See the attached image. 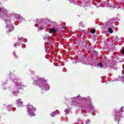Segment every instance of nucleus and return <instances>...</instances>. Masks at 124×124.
<instances>
[{
    "label": "nucleus",
    "instance_id": "17",
    "mask_svg": "<svg viewBox=\"0 0 124 124\" xmlns=\"http://www.w3.org/2000/svg\"><path fill=\"white\" fill-rule=\"evenodd\" d=\"M13 55H15V52H14V53H13Z\"/></svg>",
    "mask_w": 124,
    "mask_h": 124
},
{
    "label": "nucleus",
    "instance_id": "11",
    "mask_svg": "<svg viewBox=\"0 0 124 124\" xmlns=\"http://www.w3.org/2000/svg\"><path fill=\"white\" fill-rule=\"evenodd\" d=\"M15 84H16V86L18 87L19 83L18 82H15Z\"/></svg>",
    "mask_w": 124,
    "mask_h": 124
},
{
    "label": "nucleus",
    "instance_id": "6",
    "mask_svg": "<svg viewBox=\"0 0 124 124\" xmlns=\"http://www.w3.org/2000/svg\"><path fill=\"white\" fill-rule=\"evenodd\" d=\"M108 32L109 33H113V30H112L111 28H108Z\"/></svg>",
    "mask_w": 124,
    "mask_h": 124
},
{
    "label": "nucleus",
    "instance_id": "15",
    "mask_svg": "<svg viewBox=\"0 0 124 124\" xmlns=\"http://www.w3.org/2000/svg\"><path fill=\"white\" fill-rule=\"evenodd\" d=\"M1 9H2L1 7H0V11H1Z\"/></svg>",
    "mask_w": 124,
    "mask_h": 124
},
{
    "label": "nucleus",
    "instance_id": "3",
    "mask_svg": "<svg viewBox=\"0 0 124 124\" xmlns=\"http://www.w3.org/2000/svg\"><path fill=\"white\" fill-rule=\"evenodd\" d=\"M115 118L116 119H119L121 118V113L119 112H116Z\"/></svg>",
    "mask_w": 124,
    "mask_h": 124
},
{
    "label": "nucleus",
    "instance_id": "2",
    "mask_svg": "<svg viewBox=\"0 0 124 124\" xmlns=\"http://www.w3.org/2000/svg\"><path fill=\"white\" fill-rule=\"evenodd\" d=\"M23 101H22L21 99H18L16 100V105L17 107H20V106H22L23 104Z\"/></svg>",
    "mask_w": 124,
    "mask_h": 124
},
{
    "label": "nucleus",
    "instance_id": "13",
    "mask_svg": "<svg viewBox=\"0 0 124 124\" xmlns=\"http://www.w3.org/2000/svg\"><path fill=\"white\" fill-rule=\"evenodd\" d=\"M38 82H41V80L40 79H38L36 83H38Z\"/></svg>",
    "mask_w": 124,
    "mask_h": 124
},
{
    "label": "nucleus",
    "instance_id": "9",
    "mask_svg": "<svg viewBox=\"0 0 124 124\" xmlns=\"http://www.w3.org/2000/svg\"><path fill=\"white\" fill-rule=\"evenodd\" d=\"M98 66H100V67H102V63L100 62V63H98Z\"/></svg>",
    "mask_w": 124,
    "mask_h": 124
},
{
    "label": "nucleus",
    "instance_id": "5",
    "mask_svg": "<svg viewBox=\"0 0 124 124\" xmlns=\"http://www.w3.org/2000/svg\"><path fill=\"white\" fill-rule=\"evenodd\" d=\"M50 116L51 117H55V116H56V111H54L53 112L51 113Z\"/></svg>",
    "mask_w": 124,
    "mask_h": 124
},
{
    "label": "nucleus",
    "instance_id": "8",
    "mask_svg": "<svg viewBox=\"0 0 124 124\" xmlns=\"http://www.w3.org/2000/svg\"><path fill=\"white\" fill-rule=\"evenodd\" d=\"M91 33H95V30L94 29L91 30Z\"/></svg>",
    "mask_w": 124,
    "mask_h": 124
},
{
    "label": "nucleus",
    "instance_id": "1",
    "mask_svg": "<svg viewBox=\"0 0 124 124\" xmlns=\"http://www.w3.org/2000/svg\"><path fill=\"white\" fill-rule=\"evenodd\" d=\"M27 109L28 114H29L30 117H34L35 116V113H34V111H36V108L33 107L32 105H28L27 106Z\"/></svg>",
    "mask_w": 124,
    "mask_h": 124
},
{
    "label": "nucleus",
    "instance_id": "12",
    "mask_svg": "<svg viewBox=\"0 0 124 124\" xmlns=\"http://www.w3.org/2000/svg\"><path fill=\"white\" fill-rule=\"evenodd\" d=\"M86 124H90V120H87Z\"/></svg>",
    "mask_w": 124,
    "mask_h": 124
},
{
    "label": "nucleus",
    "instance_id": "4",
    "mask_svg": "<svg viewBox=\"0 0 124 124\" xmlns=\"http://www.w3.org/2000/svg\"><path fill=\"white\" fill-rule=\"evenodd\" d=\"M55 32H56V29H50V31H49L50 33H53V34H54V33H55Z\"/></svg>",
    "mask_w": 124,
    "mask_h": 124
},
{
    "label": "nucleus",
    "instance_id": "10",
    "mask_svg": "<svg viewBox=\"0 0 124 124\" xmlns=\"http://www.w3.org/2000/svg\"><path fill=\"white\" fill-rule=\"evenodd\" d=\"M121 54H124V48H123L121 51Z\"/></svg>",
    "mask_w": 124,
    "mask_h": 124
},
{
    "label": "nucleus",
    "instance_id": "14",
    "mask_svg": "<svg viewBox=\"0 0 124 124\" xmlns=\"http://www.w3.org/2000/svg\"><path fill=\"white\" fill-rule=\"evenodd\" d=\"M69 111V110H68V109H66L65 110V112H66V113H67V112H68Z\"/></svg>",
    "mask_w": 124,
    "mask_h": 124
},
{
    "label": "nucleus",
    "instance_id": "16",
    "mask_svg": "<svg viewBox=\"0 0 124 124\" xmlns=\"http://www.w3.org/2000/svg\"><path fill=\"white\" fill-rule=\"evenodd\" d=\"M46 87H49V85H46Z\"/></svg>",
    "mask_w": 124,
    "mask_h": 124
},
{
    "label": "nucleus",
    "instance_id": "7",
    "mask_svg": "<svg viewBox=\"0 0 124 124\" xmlns=\"http://www.w3.org/2000/svg\"><path fill=\"white\" fill-rule=\"evenodd\" d=\"M9 30H10V31H12L14 30V28L13 27V26H11L10 29H9Z\"/></svg>",
    "mask_w": 124,
    "mask_h": 124
},
{
    "label": "nucleus",
    "instance_id": "18",
    "mask_svg": "<svg viewBox=\"0 0 124 124\" xmlns=\"http://www.w3.org/2000/svg\"><path fill=\"white\" fill-rule=\"evenodd\" d=\"M34 83H35V81H34L33 84H34Z\"/></svg>",
    "mask_w": 124,
    "mask_h": 124
},
{
    "label": "nucleus",
    "instance_id": "19",
    "mask_svg": "<svg viewBox=\"0 0 124 124\" xmlns=\"http://www.w3.org/2000/svg\"><path fill=\"white\" fill-rule=\"evenodd\" d=\"M38 85H40V83H38Z\"/></svg>",
    "mask_w": 124,
    "mask_h": 124
}]
</instances>
